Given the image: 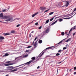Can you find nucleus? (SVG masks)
Instances as JSON below:
<instances>
[{"label":"nucleus","mask_w":76,"mask_h":76,"mask_svg":"<svg viewBox=\"0 0 76 76\" xmlns=\"http://www.w3.org/2000/svg\"><path fill=\"white\" fill-rule=\"evenodd\" d=\"M10 16L9 15L3 16V14L2 13L0 14V18H3L4 19H7L8 18H9Z\"/></svg>","instance_id":"obj_1"},{"label":"nucleus","mask_w":76,"mask_h":76,"mask_svg":"<svg viewBox=\"0 0 76 76\" xmlns=\"http://www.w3.org/2000/svg\"><path fill=\"white\" fill-rule=\"evenodd\" d=\"M75 35V33H74L73 34V36H74V35Z\"/></svg>","instance_id":"obj_50"},{"label":"nucleus","mask_w":76,"mask_h":76,"mask_svg":"<svg viewBox=\"0 0 76 76\" xmlns=\"http://www.w3.org/2000/svg\"><path fill=\"white\" fill-rule=\"evenodd\" d=\"M76 10H74V11H73V12H74L76 11Z\"/></svg>","instance_id":"obj_54"},{"label":"nucleus","mask_w":76,"mask_h":76,"mask_svg":"<svg viewBox=\"0 0 76 76\" xmlns=\"http://www.w3.org/2000/svg\"><path fill=\"white\" fill-rule=\"evenodd\" d=\"M31 60H31L32 61H34V60H35V57H33L31 58Z\"/></svg>","instance_id":"obj_23"},{"label":"nucleus","mask_w":76,"mask_h":76,"mask_svg":"<svg viewBox=\"0 0 76 76\" xmlns=\"http://www.w3.org/2000/svg\"><path fill=\"white\" fill-rule=\"evenodd\" d=\"M19 24H18L16 26L17 27H19Z\"/></svg>","instance_id":"obj_42"},{"label":"nucleus","mask_w":76,"mask_h":76,"mask_svg":"<svg viewBox=\"0 0 76 76\" xmlns=\"http://www.w3.org/2000/svg\"><path fill=\"white\" fill-rule=\"evenodd\" d=\"M50 28H49L47 29L46 30L45 32L46 33H48L49 31H50Z\"/></svg>","instance_id":"obj_10"},{"label":"nucleus","mask_w":76,"mask_h":76,"mask_svg":"<svg viewBox=\"0 0 76 76\" xmlns=\"http://www.w3.org/2000/svg\"><path fill=\"white\" fill-rule=\"evenodd\" d=\"M0 42H1V40H0Z\"/></svg>","instance_id":"obj_63"},{"label":"nucleus","mask_w":76,"mask_h":76,"mask_svg":"<svg viewBox=\"0 0 76 76\" xmlns=\"http://www.w3.org/2000/svg\"><path fill=\"white\" fill-rule=\"evenodd\" d=\"M49 20H50V19H48V20H47L46 21V23H45V24H46V23H48L49 22Z\"/></svg>","instance_id":"obj_29"},{"label":"nucleus","mask_w":76,"mask_h":76,"mask_svg":"<svg viewBox=\"0 0 76 76\" xmlns=\"http://www.w3.org/2000/svg\"><path fill=\"white\" fill-rule=\"evenodd\" d=\"M49 10H45L44 12V13H45V12H48Z\"/></svg>","instance_id":"obj_35"},{"label":"nucleus","mask_w":76,"mask_h":76,"mask_svg":"<svg viewBox=\"0 0 76 76\" xmlns=\"http://www.w3.org/2000/svg\"><path fill=\"white\" fill-rule=\"evenodd\" d=\"M61 35H62V36H63V35H64V32H62L61 33Z\"/></svg>","instance_id":"obj_26"},{"label":"nucleus","mask_w":76,"mask_h":76,"mask_svg":"<svg viewBox=\"0 0 76 76\" xmlns=\"http://www.w3.org/2000/svg\"><path fill=\"white\" fill-rule=\"evenodd\" d=\"M41 28H42V26H41L40 27L38 28V29H41Z\"/></svg>","instance_id":"obj_34"},{"label":"nucleus","mask_w":76,"mask_h":76,"mask_svg":"<svg viewBox=\"0 0 76 76\" xmlns=\"http://www.w3.org/2000/svg\"><path fill=\"white\" fill-rule=\"evenodd\" d=\"M5 38L4 37H3V36H0V39L1 40H3Z\"/></svg>","instance_id":"obj_17"},{"label":"nucleus","mask_w":76,"mask_h":76,"mask_svg":"<svg viewBox=\"0 0 76 76\" xmlns=\"http://www.w3.org/2000/svg\"><path fill=\"white\" fill-rule=\"evenodd\" d=\"M34 31H32L31 32V33H34Z\"/></svg>","instance_id":"obj_53"},{"label":"nucleus","mask_w":76,"mask_h":76,"mask_svg":"<svg viewBox=\"0 0 76 76\" xmlns=\"http://www.w3.org/2000/svg\"><path fill=\"white\" fill-rule=\"evenodd\" d=\"M56 56H60V53H58L56 55Z\"/></svg>","instance_id":"obj_30"},{"label":"nucleus","mask_w":76,"mask_h":76,"mask_svg":"<svg viewBox=\"0 0 76 76\" xmlns=\"http://www.w3.org/2000/svg\"><path fill=\"white\" fill-rule=\"evenodd\" d=\"M16 32V31L15 30H12L11 31V33H15Z\"/></svg>","instance_id":"obj_27"},{"label":"nucleus","mask_w":76,"mask_h":76,"mask_svg":"<svg viewBox=\"0 0 76 76\" xmlns=\"http://www.w3.org/2000/svg\"><path fill=\"white\" fill-rule=\"evenodd\" d=\"M56 48V47H55V46H54L49 47L43 50V51H47V50H50V49H52V50H53V49H54V48Z\"/></svg>","instance_id":"obj_3"},{"label":"nucleus","mask_w":76,"mask_h":76,"mask_svg":"<svg viewBox=\"0 0 76 76\" xmlns=\"http://www.w3.org/2000/svg\"><path fill=\"white\" fill-rule=\"evenodd\" d=\"M74 10H76V8H75V9H74Z\"/></svg>","instance_id":"obj_62"},{"label":"nucleus","mask_w":76,"mask_h":76,"mask_svg":"<svg viewBox=\"0 0 76 76\" xmlns=\"http://www.w3.org/2000/svg\"><path fill=\"white\" fill-rule=\"evenodd\" d=\"M9 16V17L7 18L8 19L6 20L5 21L6 22H9V21H12V22H13V18H12V17H10V16Z\"/></svg>","instance_id":"obj_4"},{"label":"nucleus","mask_w":76,"mask_h":76,"mask_svg":"<svg viewBox=\"0 0 76 76\" xmlns=\"http://www.w3.org/2000/svg\"><path fill=\"white\" fill-rule=\"evenodd\" d=\"M19 67V65L18 66H15L14 68L12 66H7L6 67V69H5L4 70H12V69H13L14 68H16V67Z\"/></svg>","instance_id":"obj_2"},{"label":"nucleus","mask_w":76,"mask_h":76,"mask_svg":"<svg viewBox=\"0 0 76 76\" xmlns=\"http://www.w3.org/2000/svg\"><path fill=\"white\" fill-rule=\"evenodd\" d=\"M66 49H67V48L64 47L63 48V50H66Z\"/></svg>","instance_id":"obj_36"},{"label":"nucleus","mask_w":76,"mask_h":76,"mask_svg":"<svg viewBox=\"0 0 76 76\" xmlns=\"http://www.w3.org/2000/svg\"><path fill=\"white\" fill-rule=\"evenodd\" d=\"M73 16H71L70 17L68 18H63V19H71L72 18H73Z\"/></svg>","instance_id":"obj_15"},{"label":"nucleus","mask_w":76,"mask_h":76,"mask_svg":"<svg viewBox=\"0 0 76 76\" xmlns=\"http://www.w3.org/2000/svg\"><path fill=\"white\" fill-rule=\"evenodd\" d=\"M38 13H39L38 12H37L35 13L34 14L32 15H31L32 17V18H34V17H35V15H37V14H38Z\"/></svg>","instance_id":"obj_12"},{"label":"nucleus","mask_w":76,"mask_h":76,"mask_svg":"<svg viewBox=\"0 0 76 76\" xmlns=\"http://www.w3.org/2000/svg\"><path fill=\"white\" fill-rule=\"evenodd\" d=\"M76 13L75 14V15H73V16H73H73H75V15H76Z\"/></svg>","instance_id":"obj_58"},{"label":"nucleus","mask_w":76,"mask_h":76,"mask_svg":"<svg viewBox=\"0 0 76 76\" xmlns=\"http://www.w3.org/2000/svg\"><path fill=\"white\" fill-rule=\"evenodd\" d=\"M40 10H46L47 9V8L44 7H42L40 8Z\"/></svg>","instance_id":"obj_8"},{"label":"nucleus","mask_w":76,"mask_h":76,"mask_svg":"<svg viewBox=\"0 0 76 76\" xmlns=\"http://www.w3.org/2000/svg\"><path fill=\"white\" fill-rule=\"evenodd\" d=\"M74 70H76V67H74Z\"/></svg>","instance_id":"obj_41"},{"label":"nucleus","mask_w":76,"mask_h":76,"mask_svg":"<svg viewBox=\"0 0 76 76\" xmlns=\"http://www.w3.org/2000/svg\"><path fill=\"white\" fill-rule=\"evenodd\" d=\"M15 60H16V62L19 61V56L15 58Z\"/></svg>","instance_id":"obj_9"},{"label":"nucleus","mask_w":76,"mask_h":76,"mask_svg":"<svg viewBox=\"0 0 76 76\" xmlns=\"http://www.w3.org/2000/svg\"><path fill=\"white\" fill-rule=\"evenodd\" d=\"M44 53H45V52H43L42 54L39 56V57H41L42 56H43V55H44Z\"/></svg>","instance_id":"obj_28"},{"label":"nucleus","mask_w":76,"mask_h":76,"mask_svg":"<svg viewBox=\"0 0 76 76\" xmlns=\"http://www.w3.org/2000/svg\"><path fill=\"white\" fill-rule=\"evenodd\" d=\"M10 63V61H8L6 62V63Z\"/></svg>","instance_id":"obj_38"},{"label":"nucleus","mask_w":76,"mask_h":76,"mask_svg":"<svg viewBox=\"0 0 76 76\" xmlns=\"http://www.w3.org/2000/svg\"><path fill=\"white\" fill-rule=\"evenodd\" d=\"M61 51H62V50H61V49H60L58 51V53H60V52H61Z\"/></svg>","instance_id":"obj_32"},{"label":"nucleus","mask_w":76,"mask_h":76,"mask_svg":"<svg viewBox=\"0 0 76 76\" xmlns=\"http://www.w3.org/2000/svg\"><path fill=\"white\" fill-rule=\"evenodd\" d=\"M18 69L16 68V69H14L12 70H11L10 72H16V71H17L18 70Z\"/></svg>","instance_id":"obj_14"},{"label":"nucleus","mask_w":76,"mask_h":76,"mask_svg":"<svg viewBox=\"0 0 76 76\" xmlns=\"http://www.w3.org/2000/svg\"><path fill=\"white\" fill-rule=\"evenodd\" d=\"M31 47H32V46H28V47H27L26 48H31Z\"/></svg>","instance_id":"obj_33"},{"label":"nucleus","mask_w":76,"mask_h":76,"mask_svg":"<svg viewBox=\"0 0 76 76\" xmlns=\"http://www.w3.org/2000/svg\"><path fill=\"white\" fill-rule=\"evenodd\" d=\"M38 42V40H37V41H36L35 42V43L34 45V47H37V42Z\"/></svg>","instance_id":"obj_18"},{"label":"nucleus","mask_w":76,"mask_h":76,"mask_svg":"<svg viewBox=\"0 0 76 76\" xmlns=\"http://www.w3.org/2000/svg\"><path fill=\"white\" fill-rule=\"evenodd\" d=\"M3 35H4V36H7V35H10V33L8 32L6 33H4Z\"/></svg>","instance_id":"obj_11"},{"label":"nucleus","mask_w":76,"mask_h":76,"mask_svg":"<svg viewBox=\"0 0 76 76\" xmlns=\"http://www.w3.org/2000/svg\"><path fill=\"white\" fill-rule=\"evenodd\" d=\"M69 34H66V35H68V36H69Z\"/></svg>","instance_id":"obj_61"},{"label":"nucleus","mask_w":76,"mask_h":76,"mask_svg":"<svg viewBox=\"0 0 76 76\" xmlns=\"http://www.w3.org/2000/svg\"><path fill=\"white\" fill-rule=\"evenodd\" d=\"M24 69H26V67H25L24 68Z\"/></svg>","instance_id":"obj_51"},{"label":"nucleus","mask_w":76,"mask_h":76,"mask_svg":"<svg viewBox=\"0 0 76 76\" xmlns=\"http://www.w3.org/2000/svg\"><path fill=\"white\" fill-rule=\"evenodd\" d=\"M70 40H71V38H69L67 39V40L65 41V42H69V41H70Z\"/></svg>","instance_id":"obj_21"},{"label":"nucleus","mask_w":76,"mask_h":76,"mask_svg":"<svg viewBox=\"0 0 76 76\" xmlns=\"http://www.w3.org/2000/svg\"><path fill=\"white\" fill-rule=\"evenodd\" d=\"M28 55H25V57H27V56H28Z\"/></svg>","instance_id":"obj_44"},{"label":"nucleus","mask_w":76,"mask_h":76,"mask_svg":"<svg viewBox=\"0 0 76 76\" xmlns=\"http://www.w3.org/2000/svg\"><path fill=\"white\" fill-rule=\"evenodd\" d=\"M34 41L33 42V45H34Z\"/></svg>","instance_id":"obj_56"},{"label":"nucleus","mask_w":76,"mask_h":76,"mask_svg":"<svg viewBox=\"0 0 76 76\" xmlns=\"http://www.w3.org/2000/svg\"><path fill=\"white\" fill-rule=\"evenodd\" d=\"M29 37H31V34H29Z\"/></svg>","instance_id":"obj_43"},{"label":"nucleus","mask_w":76,"mask_h":76,"mask_svg":"<svg viewBox=\"0 0 76 76\" xmlns=\"http://www.w3.org/2000/svg\"><path fill=\"white\" fill-rule=\"evenodd\" d=\"M58 20L59 22H61L62 21H63V19H62L59 18Z\"/></svg>","instance_id":"obj_25"},{"label":"nucleus","mask_w":76,"mask_h":76,"mask_svg":"<svg viewBox=\"0 0 76 76\" xmlns=\"http://www.w3.org/2000/svg\"><path fill=\"white\" fill-rule=\"evenodd\" d=\"M68 37H69V36H68L65 39H63V40H62L61 41L59 42L58 44H61V42H64V40H65V39H67V38H68Z\"/></svg>","instance_id":"obj_7"},{"label":"nucleus","mask_w":76,"mask_h":76,"mask_svg":"<svg viewBox=\"0 0 76 76\" xmlns=\"http://www.w3.org/2000/svg\"><path fill=\"white\" fill-rule=\"evenodd\" d=\"M9 54L8 53H6L5 55H4L3 56V57H6L7 56H9Z\"/></svg>","instance_id":"obj_16"},{"label":"nucleus","mask_w":76,"mask_h":76,"mask_svg":"<svg viewBox=\"0 0 76 76\" xmlns=\"http://www.w3.org/2000/svg\"><path fill=\"white\" fill-rule=\"evenodd\" d=\"M10 8V7H9L8 8H7L8 10H9V8Z\"/></svg>","instance_id":"obj_59"},{"label":"nucleus","mask_w":76,"mask_h":76,"mask_svg":"<svg viewBox=\"0 0 76 76\" xmlns=\"http://www.w3.org/2000/svg\"><path fill=\"white\" fill-rule=\"evenodd\" d=\"M71 71H72V69H71L69 71V72H71Z\"/></svg>","instance_id":"obj_55"},{"label":"nucleus","mask_w":76,"mask_h":76,"mask_svg":"<svg viewBox=\"0 0 76 76\" xmlns=\"http://www.w3.org/2000/svg\"><path fill=\"white\" fill-rule=\"evenodd\" d=\"M35 25H38V23L37 22V23H36L35 24Z\"/></svg>","instance_id":"obj_39"},{"label":"nucleus","mask_w":76,"mask_h":76,"mask_svg":"<svg viewBox=\"0 0 76 76\" xmlns=\"http://www.w3.org/2000/svg\"><path fill=\"white\" fill-rule=\"evenodd\" d=\"M74 75H76V72H74Z\"/></svg>","instance_id":"obj_47"},{"label":"nucleus","mask_w":76,"mask_h":76,"mask_svg":"<svg viewBox=\"0 0 76 76\" xmlns=\"http://www.w3.org/2000/svg\"><path fill=\"white\" fill-rule=\"evenodd\" d=\"M42 42V40H40L39 41V44H41Z\"/></svg>","instance_id":"obj_22"},{"label":"nucleus","mask_w":76,"mask_h":76,"mask_svg":"<svg viewBox=\"0 0 76 76\" xmlns=\"http://www.w3.org/2000/svg\"><path fill=\"white\" fill-rule=\"evenodd\" d=\"M20 68H23V66H22L21 67H20Z\"/></svg>","instance_id":"obj_57"},{"label":"nucleus","mask_w":76,"mask_h":76,"mask_svg":"<svg viewBox=\"0 0 76 76\" xmlns=\"http://www.w3.org/2000/svg\"><path fill=\"white\" fill-rule=\"evenodd\" d=\"M68 46V44H66V47H67Z\"/></svg>","instance_id":"obj_49"},{"label":"nucleus","mask_w":76,"mask_h":76,"mask_svg":"<svg viewBox=\"0 0 76 76\" xmlns=\"http://www.w3.org/2000/svg\"><path fill=\"white\" fill-rule=\"evenodd\" d=\"M57 21H58V20H56L55 22H53V23L51 24L50 25L51 26L54 25V24L56 23L57 22Z\"/></svg>","instance_id":"obj_13"},{"label":"nucleus","mask_w":76,"mask_h":76,"mask_svg":"<svg viewBox=\"0 0 76 76\" xmlns=\"http://www.w3.org/2000/svg\"><path fill=\"white\" fill-rule=\"evenodd\" d=\"M73 27L72 28H71V29L70 30V31H69V34H70V32H71V31H72V30H73Z\"/></svg>","instance_id":"obj_31"},{"label":"nucleus","mask_w":76,"mask_h":76,"mask_svg":"<svg viewBox=\"0 0 76 76\" xmlns=\"http://www.w3.org/2000/svg\"><path fill=\"white\" fill-rule=\"evenodd\" d=\"M37 37H35V39H34V41H36V40H37Z\"/></svg>","instance_id":"obj_40"},{"label":"nucleus","mask_w":76,"mask_h":76,"mask_svg":"<svg viewBox=\"0 0 76 76\" xmlns=\"http://www.w3.org/2000/svg\"><path fill=\"white\" fill-rule=\"evenodd\" d=\"M1 21H0V22H1Z\"/></svg>","instance_id":"obj_64"},{"label":"nucleus","mask_w":76,"mask_h":76,"mask_svg":"<svg viewBox=\"0 0 76 76\" xmlns=\"http://www.w3.org/2000/svg\"><path fill=\"white\" fill-rule=\"evenodd\" d=\"M54 13V12H51L49 13V15H53V13Z\"/></svg>","instance_id":"obj_24"},{"label":"nucleus","mask_w":76,"mask_h":76,"mask_svg":"<svg viewBox=\"0 0 76 76\" xmlns=\"http://www.w3.org/2000/svg\"><path fill=\"white\" fill-rule=\"evenodd\" d=\"M56 15H55V16L53 17V18L50 19V22H51V21H52V20H53L54 19V18H55V17H56Z\"/></svg>","instance_id":"obj_19"},{"label":"nucleus","mask_w":76,"mask_h":76,"mask_svg":"<svg viewBox=\"0 0 76 76\" xmlns=\"http://www.w3.org/2000/svg\"><path fill=\"white\" fill-rule=\"evenodd\" d=\"M29 51L26 50V52H25L26 53V52H29Z\"/></svg>","instance_id":"obj_46"},{"label":"nucleus","mask_w":76,"mask_h":76,"mask_svg":"<svg viewBox=\"0 0 76 76\" xmlns=\"http://www.w3.org/2000/svg\"><path fill=\"white\" fill-rule=\"evenodd\" d=\"M66 7H67L69 5V2L66 1Z\"/></svg>","instance_id":"obj_20"},{"label":"nucleus","mask_w":76,"mask_h":76,"mask_svg":"<svg viewBox=\"0 0 76 76\" xmlns=\"http://www.w3.org/2000/svg\"><path fill=\"white\" fill-rule=\"evenodd\" d=\"M13 64H14V63H11L6 64H4V65L5 66H10V65H13Z\"/></svg>","instance_id":"obj_5"},{"label":"nucleus","mask_w":76,"mask_h":76,"mask_svg":"<svg viewBox=\"0 0 76 76\" xmlns=\"http://www.w3.org/2000/svg\"><path fill=\"white\" fill-rule=\"evenodd\" d=\"M64 60L62 61H63ZM62 61H61L60 62H58V63H57V64H60V63H61V62H62Z\"/></svg>","instance_id":"obj_37"},{"label":"nucleus","mask_w":76,"mask_h":76,"mask_svg":"<svg viewBox=\"0 0 76 76\" xmlns=\"http://www.w3.org/2000/svg\"><path fill=\"white\" fill-rule=\"evenodd\" d=\"M6 10H3L2 11V12H5V11H6Z\"/></svg>","instance_id":"obj_48"},{"label":"nucleus","mask_w":76,"mask_h":76,"mask_svg":"<svg viewBox=\"0 0 76 76\" xmlns=\"http://www.w3.org/2000/svg\"><path fill=\"white\" fill-rule=\"evenodd\" d=\"M60 18V16L57 17L56 18H55V19H57V18Z\"/></svg>","instance_id":"obj_45"},{"label":"nucleus","mask_w":76,"mask_h":76,"mask_svg":"<svg viewBox=\"0 0 76 76\" xmlns=\"http://www.w3.org/2000/svg\"><path fill=\"white\" fill-rule=\"evenodd\" d=\"M39 66H38V67H37V69H39Z\"/></svg>","instance_id":"obj_52"},{"label":"nucleus","mask_w":76,"mask_h":76,"mask_svg":"<svg viewBox=\"0 0 76 76\" xmlns=\"http://www.w3.org/2000/svg\"><path fill=\"white\" fill-rule=\"evenodd\" d=\"M67 34V32H65V34Z\"/></svg>","instance_id":"obj_60"},{"label":"nucleus","mask_w":76,"mask_h":76,"mask_svg":"<svg viewBox=\"0 0 76 76\" xmlns=\"http://www.w3.org/2000/svg\"><path fill=\"white\" fill-rule=\"evenodd\" d=\"M32 61H30L29 62H27L26 63L20 65L19 66H23V65H24V64H29L30 63H31V62H32Z\"/></svg>","instance_id":"obj_6"}]
</instances>
